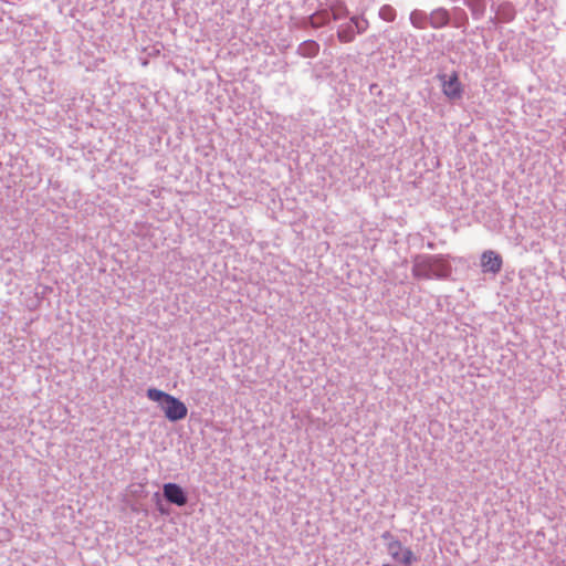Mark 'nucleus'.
<instances>
[{
	"instance_id": "nucleus-8",
	"label": "nucleus",
	"mask_w": 566,
	"mask_h": 566,
	"mask_svg": "<svg viewBox=\"0 0 566 566\" xmlns=\"http://www.w3.org/2000/svg\"><path fill=\"white\" fill-rule=\"evenodd\" d=\"M356 31L352 27V24L347 23L346 25H342L337 32V38L342 43H349L355 39Z\"/></svg>"
},
{
	"instance_id": "nucleus-6",
	"label": "nucleus",
	"mask_w": 566,
	"mask_h": 566,
	"mask_svg": "<svg viewBox=\"0 0 566 566\" xmlns=\"http://www.w3.org/2000/svg\"><path fill=\"white\" fill-rule=\"evenodd\" d=\"M165 499L178 506H184L187 503V496L182 488L176 483H166L163 488Z\"/></svg>"
},
{
	"instance_id": "nucleus-9",
	"label": "nucleus",
	"mask_w": 566,
	"mask_h": 566,
	"mask_svg": "<svg viewBox=\"0 0 566 566\" xmlns=\"http://www.w3.org/2000/svg\"><path fill=\"white\" fill-rule=\"evenodd\" d=\"M319 46L314 41L304 42L300 46V52L304 56H315L318 53Z\"/></svg>"
},
{
	"instance_id": "nucleus-14",
	"label": "nucleus",
	"mask_w": 566,
	"mask_h": 566,
	"mask_svg": "<svg viewBox=\"0 0 566 566\" xmlns=\"http://www.w3.org/2000/svg\"><path fill=\"white\" fill-rule=\"evenodd\" d=\"M382 566H390L389 564H384Z\"/></svg>"
},
{
	"instance_id": "nucleus-12",
	"label": "nucleus",
	"mask_w": 566,
	"mask_h": 566,
	"mask_svg": "<svg viewBox=\"0 0 566 566\" xmlns=\"http://www.w3.org/2000/svg\"><path fill=\"white\" fill-rule=\"evenodd\" d=\"M410 20H411V23L416 27V28H424L423 24H422V14L420 12H412L411 15H410Z\"/></svg>"
},
{
	"instance_id": "nucleus-10",
	"label": "nucleus",
	"mask_w": 566,
	"mask_h": 566,
	"mask_svg": "<svg viewBox=\"0 0 566 566\" xmlns=\"http://www.w3.org/2000/svg\"><path fill=\"white\" fill-rule=\"evenodd\" d=\"M349 24H352L356 33H361L368 28V21L363 17H353Z\"/></svg>"
},
{
	"instance_id": "nucleus-3",
	"label": "nucleus",
	"mask_w": 566,
	"mask_h": 566,
	"mask_svg": "<svg viewBox=\"0 0 566 566\" xmlns=\"http://www.w3.org/2000/svg\"><path fill=\"white\" fill-rule=\"evenodd\" d=\"M382 538L388 541L387 552L395 562L408 566L416 560L413 552L405 547L400 541L394 538L390 533L382 534Z\"/></svg>"
},
{
	"instance_id": "nucleus-13",
	"label": "nucleus",
	"mask_w": 566,
	"mask_h": 566,
	"mask_svg": "<svg viewBox=\"0 0 566 566\" xmlns=\"http://www.w3.org/2000/svg\"><path fill=\"white\" fill-rule=\"evenodd\" d=\"M465 3L476 10H483L484 7L483 0H465Z\"/></svg>"
},
{
	"instance_id": "nucleus-5",
	"label": "nucleus",
	"mask_w": 566,
	"mask_h": 566,
	"mask_svg": "<svg viewBox=\"0 0 566 566\" xmlns=\"http://www.w3.org/2000/svg\"><path fill=\"white\" fill-rule=\"evenodd\" d=\"M503 265L502 256L493 250L481 254V268L484 273L497 274Z\"/></svg>"
},
{
	"instance_id": "nucleus-11",
	"label": "nucleus",
	"mask_w": 566,
	"mask_h": 566,
	"mask_svg": "<svg viewBox=\"0 0 566 566\" xmlns=\"http://www.w3.org/2000/svg\"><path fill=\"white\" fill-rule=\"evenodd\" d=\"M379 15L382 20L387 21V22H391L395 20V17H396V12L395 10L390 7V6H384L380 10H379Z\"/></svg>"
},
{
	"instance_id": "nucleus-4",
	"label": "nucleus",
	"mask_w": 566,
	"mask_h": 566,
	"mask_svg": "<svg viewBox=\"0 0 566 566\" xmlns=\"http://www.w3.org/2000/svg\"><path fill=\"white\" fill-rule=\"evenodd\" d=\"M438 80L441 85L442 93L450 101H458L462 98L463 85L457 72L451 74H439Z\"/></svg>"
},
{
	"instance_id": "nucleus-2",
	"label": "nucleus",
	"mask_w": 566,
	"mask_h": 566,
	"mask_svg": "<svg viewBox=\"0 0 566 566\" xmlns=\"http://www.w3.org/2000/svg\"><path fill=\"white\" fill-rule=\"evenodd\" d=\"M450 271V265L441 256L418 258L412 268L413 276L420 279L447 277Z\"/></svg>"
},
{
	"instance_id": "nucleus-1",
	"label": "nucleus",
	"mask_w": 566,
	"mask_h": 566,
	"mask_svg": "<svg viewBox=\"0 0 566 566\" xmlns=\"http://www.w3.org/2000/svg\"><path fill=\"white\" fill-rule=\"evenodd\" d=\"M147 398L158 403L169 421H179L187 417L188 409L178 398L157 388L147 389Z\"/></svg>"
},
{
	"instance_id": "nucleus-7",
	"label": "nucleus",
	"mask_w": 566,
	"mask_h": 566,
	"mask_svg": "<svg viewBox=\"0 0 566 566\" xmlns=\"http://www.w3.org/2000/svg\"><path fill=\"white\" fill-rule=\"evenodd\" d=\"M449 20V13L444 9L433 10L430 14V25L434 29L446 27Z\"/></svg>"
}]
</instances>
